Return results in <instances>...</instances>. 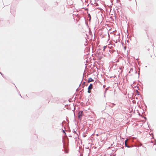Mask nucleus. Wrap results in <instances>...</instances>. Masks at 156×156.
Returning <instances> with one entry per match:
<instances>
[{
	"label": "nucleus",
	"mask_w": 156,
	"mask_h": 156,
	"mask_svg": "<svg viewBox=\"0 0 156 156\" xmlns=\"http://www.w3.org/2000/svg\"><path fill=\"white\" fill-rule=\"evenodd\" d=\"M82 111H80L79 112L78 117L79 118H81V117L82 116Z\"/></svg>",
	"instance_id": "1"
},
{
	"label": "nucleus",
	"mask_w": 156,
	"mask_h": 156,
	"mask_svg": "<svg viewBox=\"0 0 156 156\" xmlns=\"http://www.w3.org/2000/svg\"><path fill=\"white\" fill-rule=\"evenodd\" d=\"M93 84L92 83H90L88 88V89L89 90H91L92 88Z\"/></svg>",
	"instance_id": "2"
},
{
	"label": "nucleus",
	"mask_w": 156,
	"mask_h": 156,
	"mask_svg": "<svg viewBox=\"0 0 156 156\" xmlns=\"http://www.w3.org/2000/svg\"><path fill=\"white\" fill-rule=\"evenodd\" d=\"M94 80H93L92 78H90L88 79V82L89 83V82H90L92 81H93Z\"/></svg>",
	"instance_id": "3"
},
{
	"label": "nucleus",
	"mask_w": 156,
	"mask_h": 156,
	"mask_svg": "<svg viewBox=\"0 0 156 156\" xmlns=\"http://www.w3.org/2000/svg\"><path fill=\"white\" fill-rule=\"evenodd\" d=\"M108 105L110 107H113V105H111L110 103Z\"/></svg>",
	"instance_id": "4"
},
{
	"label": "nucleus",
	"mask_w": 156,
	"mask_h": 156,
	"mask_svg": "<svg viewBox=\"0 0 156 156\" xmlns=\"http://www.w3.org/2000/svg\"><path fill=\"white\" fill-rule=\"evenodd\" d=\"M127 141V140H126V141H125V146L126 147H129L128 146H127V145L126 144V141Z\"/></svg>",
	"instance_id": "5"
},
{
	"label": "nucleus",
	"mask_w": 156,
	"mask_h": 156,
	"mask_svg": "<svg viewBox=\"0 0 156 156\" xmlns=\"http://www.w3.org/2000/svg\"><path fill=\"white\" fill-rule=\"evenodd\" d=\"M110 104L111 105H113V106L114 105H115V104H114V103H110Z\"/></svg>",
	"instance_id": "6"
},
{
	"label": "nucleus",
	"mask_w": 156,
	"mask_h": 156,
	"mask_svg": "<svg viewBox=\"0 0 156 156\" xmlns=\"http://www.w3.org/2000/svg\"><path fill=\"white\" fill-rule=\"evenodd\" d=\"M106 48V46H105L103 47V50H105V48Z\"/></svg>",
	"instance_id": "7"
},
{
	"label": "nucleus",
	"mask_w": 156,
	"mask_h": 156,
	"mask_svg": "<svg viewBox=\"0 0 156 156\" xmlns=\"http://www.w3.org/2000/svg\"><path fill=\"white\" fill-rule=\"evenodd\" d=\"M73 132L74 133L77 134L76 131H75L74 130Z\"/></svg>",
	"instance_id": "8"
},
{
	"label": "nucleus",
	"mask_w": 156,
	"mask_h": 156,
	"mask_svg": "<svg viewBox=\"0 0 156 156\" xmlns=\"http://www.w3.org/2000/svg\"><path fill=\"white\" fill-rule=\"evenodd\" d=\"M62 131H63V132L64 133H65V134H66V133H65V131H64V130H62Z\"/></svg>",
	"instance_id": "9"
},
{
	"label": "nucleus",
	"mask_w": 156,
	"mask_h": 156,
	"mask_svg": "<svg viewBox=\"0 0 156 156\" xmlns=\"http://www.w3.org/2000/svg\"><path fill=\"white\" fill-rule=\"evenodd\" d=\"M90 91L88 90V92L89 93H90Z\"/></svg>",
	"instance_id": "10"
},
{
	"label": "nucleus",
	"mask_w": 156,
	"mask_h": 156,
	"mask_svg": "<svg viewBox=\"0 0 156 156\" xmlns=\"http://www.w3.org/2000/svg\"><path fill=\"white\" fill-rule=\"evenodd\" d=\"M0 73L2 76V74L0 72Z\"/></svg>",
	"instance_id": "11"
}]
</instances>
